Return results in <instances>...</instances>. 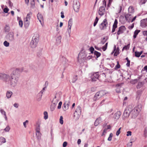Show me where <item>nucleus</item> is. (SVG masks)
Segmentation results:
<instances>
[{"mask_svg":"<svg viewBox=\"0 0 147 147\" xmlns=\"http://www.w3.org/2000/svg\"><path fill=\"white\" fill-rule=\"evenodd\" d=\"M23 71L22 69H16L13 70L12 74H11V79L9 82L10 84L13 86H14L16 85L17 82V81L13 78V76L18 74H19L20 72Z\"/></svg>","mask_w":147,"mask_h":147,"instance_id":"1","label":"nucleus"},{"mask_svg":"<svg viewBox=\"0 0 147 147\" xmlns=\"http://www.w3.org/2000/svg\"><path fill=\"white\" fill-rule=\"evenodd\" d=\"M141 106L138 105L135 107L131 111V114L132 118L134 119L136 118L141 111Z\"/></svg>","mask_w":147,"mask_h":147,"instance_id":"2","label":"nucleus"},{"mask_svg":"<svg viewBox=\"0 0 147 147\" xmlns=\"http://www.w3.org/2000/svg\"><path fill=\"white\" fill-rule=\"evenodd\" d=\"M39 36L38 34H35L33 37L30 42V45L32 48L36 47L37 45L39 39Z\"/></svg>","mask_w":147,"mask_h":147,"instance_id":"3","label":"nucleus"},{"mask_svg":"<svg viewBox=\"0 0 147 147\" xmlns=\"http://www.w3.org/2000/svg\"><path fill=\"white\" fill-rule=\"evenodd\" d=\"M105 92L103 90H101L96 92L95 94L94 98L93 100L96 101L99 99L106 94Z\"/></svg>","mask_w":147,"mask_h":147,"instance_id":"4","label":"nucleus"},{"mask_svg":"<svg viewBox=\"0 0 147 147\" xmlns=\"http://www.w3.org/2000/svg\"><path fill=\"white\" fill-rule=\"evenodd\" d=\"M32 15V13L31 12H29L27 14L24 21V25L27 28L29 26Z\"/></svg>","mask_w":147,"mask_h":147,"instance_id":"5","label":"nucleus"},{"mask_svg":"<svg viewBox=\"0 0 147 147\" xmlns=\"http://www.w3.org/2000/svg\"><path fill=\"white\" fill-rule=\"evenodd\" d=\"M126 20L128 22H132L134 21L136 19V16H135L133 18L132 14L128 13L125 15Z\"/></svg>","mask_w":147,"mask_h":147,"instance_id":"6","label":"nucleus"},{"mask_svg":"<svg viewBox=\"0 0 147 147\" xmlns=\"http://www.w3.org/2000/svg\"><path fill=\"white\" fill-rule=\"evenodd\" d=\"M73 8L75 11L78 12L79 11L80 8V4L78 0H75L74 1Z\"/></svg>","mask_w":147,"mask_h":147,"instance_id":"7","label":"nucleus"},{"mask_svg":"<svg viewBox=\"0 0 147 147\" xmlns=\"http://www.w3.org/2000/svg\"><path fill=\"white\" fill-rule=\"evenodd\" d=\"M108 25V22L106 19H105L100 24V28L101 30H104L106 28Z\"/></svg>","mask_w":147,"mask_h":147,"instance_id":"8","label":"nucleus"},{"mask_svg":"<svg viewBox=\"0 0 147 147\" xmlns=\"http://www.w3.org/2000/svg\"><path fill=\"white\" fill-rule=\"evenodd\" d=\"M11 79V74L10 76H9L7 74H3L2 79H3L6 82H7L9 83Z\"/></svg>","mask_w":147,"mask_h":147,"instance_id":"9","label":"nucleus"},{"mask_svg":"<svg viewBox=\"0 0 147 147\" xmlns=\"http://www.w3.org/2000/svg\"><path fill=\"white\" fill-rule=\"evenodd\" d=\"M105 11V8L103 6L100 7L98 11V13L99 15L102 16L104 15Z\"/></svg>","mask_w":147,"mask_h":147,"instance_id":"10","label":"nucleus"},{"mask_svg":"<svg viewBox=\"0 0 147 147\" xmlns=\"http://www.w3.org/2000/svg\"><path fill=\"white\" fill-rule=\"evenodd\" d=\"M131 114V110L128 108L125 109L123 114V116L124 117H128Z\"/></svg>","mask_w":147,"mask_h":147,"instance_id":"11","label":"nucleus"},{"mask_svg":"<svg viewBox=\"0 0 147 147\" xmlns=\"http://www.w3.org/2000/svg\"><path fill=\"white\" fill-rule=\"evenodd\" d=\"M126 29V28L124 26H121L120 27L117 32V35H119L123 33Z\"/></svg>","mask_w":147,"mask_h":147,"instance_id":"12","label":"nucleus"},{"mask_svg":"<svg viewBox=\"0 0 147 147\" xmlns=\"http://www.w3.org/2000/svg\"><path fill=\"white\" fill-rule=\"evenodd\" d=\"M99 76L98 72H96L94 73L91 76V78L92 81H95L98 79Z\"/></svg>","mask_w":147,"mask_h":147,"instance_id":"13","label":"nucleus"},{"mask_svg":"<svg viewBox=\"0 0 147 147\" xmlns=\"http://www.w3.org/2000/svg\"><path fill=\"white\" fill-rule=\"evenodd\" d=\"M141 26L143 28L147 27V19L142 20L141 21Z\"/></svg>","mask_w":147,"mask_h":147,"instance_id":"14","label":"nucleus"},{"mask_svg":"<svg viewBox=\"0 0 147 147\" xmlns=\"http://www.w3.org/2000/svg\"><path fill=\"white\" fill-rule=\"evenodd\" d=\"M117 19H115L114 23L113 26V28L112 30V32H114L115 30V29L117 27Z\"/></svg>","mask_w":147,"mask_h":147,"instance_id":"15","label":"nucleus"},{"mask_svg":"<svg viewBox=\"0 0 147 147\" xmlns=\"http://www.w3.org/2000/svg\"><path fill=\"white\" fill-rule=\"evenodd\" d=\"M121 113L120 111H117L114 115V118L115 119H118L121 115Z\"/></svg>","mask_w":147,"mask_h":147,"instance_id":"16","label":"nucleus"},{"mask_svg":"<svg viewBox=\"0 0 147 147\" xmlns=\"http://www.w3.org/2000/svg\"><path fill=\"white\" fill-rule=\"evenodd\" d=\"M119 48L118 47H117L116 49V46L115 45L114 46V49L113 51L112 52V53H113L115 51L114 54V55L115 56H117L119 53Z\"/></svg>","mask_w":147,"mask_h":147,"instance_id":"17","label":"nucleus"},{"mask_svg":"<svg viewBox=\"0 0 147 147\" xmlns=\"http://www.w3.org/2000/svg\"><path fill=\"white\" fill-rule=\"evenodd\" d=\"M69 102H65L63 104V110L64 111H65L66 110L68 109L69 108Z\"/></svg>","mask_w":147,"mask_h":147,"instance_id":"18","label":"nucleus"},{"mask_svg":"<svg viewBox=\"0 0 147 147\" xmlns=\"http://www.w3.org/2000/svg\"><path fill=\"white\" fill-rule=\"evenodd\" d=\"M74 118L76 120H77L79 119L80 117V115L81 114L80 113H78L76 112H74Z\"/></svg>","mask_w":147,"mask_h":147,"instance_id":"19","label":"nucleus"},{"mask_svg":"<svg viewBox=\"0 0 147 147\" xmlns=\"http://www.w3.org/2000/svg\"><path fill=\"white\" fill-rule=\"evenodd\" d=\"M128 13L133 14L134 12L133 7L132 6H130L128 8Z\"/></svg>","mask_w":147,"mask_h":147,"instance_id":"20","label":"nucleus"},{"mask_svg":"<svg viewBox=\"0 0 147 147\" xmlns=\"http://www.w3.org/2000/svg\"><path fill=\"white\" fill-rule=\"evenodd\" d=\"M37 17L40 22L41 23L42 21L43 20L42 16L40 13H38L37 14Z\"/></svg>","mask_w":147,"mask_h":147,"instance_id":"21","label":"nucleus"},{"mask_svg":"<svg viewBox=\"0 0 147 147\" xmlns=\"http://www.w3.org/2000/svg\"><path fill=\"white\" fill-rule=\"evenodd\" d=\"M101 120V118L100 117H99L96 120L94 123V125L95 126H98Z\"/></svg>","mask_w":147,"mask_h":147,"instance_id":"22","label":"nucleus"},{"mask_svg":"<svg viewBox=\"0 0 147 147\" xmlns=\"http://www.w3.org/2000/svg\"><path fill=\"white\" fill-rule=\"evenodd\" d=\"M73 20L72 18H70L68 22V28L70 30H71V26L72 25Z\"/></svg>","mask_w":147,"mask_h":147,"instance_id":"23","label":"nucleus"},{"mask_svg":"<svg viewBox=\"0 0 147 147\" xmlns=\"http://www.w3.org/2000/svg\"><path fill=\"white\" fill-rule=\"evenodd\" d=\"M140 31V30H136L134 32V34L133 36V38L134 39L137 36V35L138 34L139 32Z\"/></svg>","mask_w":147,"mask_h":147,"instance_id":"24","label":"nucleus"},{"mask_svg":"<svg viewBox=\"0 0 147 147\" xmlns=\"http://www.w3.org/2000/svg\"><path fill=\"white\" fill-rule=\"evenodd\" d=\"M12 94V92L10 91H9L7 92L6 93V96L8 98H9L11 97V96Z\"/></svg>","mask_w":147,"mask_h":147,"instance_id":"25","label":"nucleus"},{"mask_svg":"<svg viewBox=\"0 0 147 147\" xmlns=\"http://www.w3.org/2000/svg\"><path fill=\"white\" fill-rule=\"evenodd\" d=\"M142 51H141L140 52H137L136 51L135 52V56L137 57H139L140 55L142 54Z\"/></svg>","mask_w":147,"mask_h":147,"instance_id":"26","label":"nucleus"},{"mask_svg":"<svg viewBox=\"0 0 147 147\" xmlns=\"http://www.w3.org/2000/svg\"><path fill=\"white\" fill-rule=\"evenodd\" d=\"M75 112L78 113H81V109L80 107V106H78L77 108L76 109Z\"/></svg>","mask_w":147,"mask_h":147,"instance_id":"27","label":"nucleus"},{"mask_svg":"<svg viewBox=\"0 0 147 147\" xmlns=\"http://www.w3.org/2000/svg\"><path fill=\"white\" fill-rule=\"evenodd\" d=\"M41 134L40 131L36 132V136L37 138L39 140L40 139Z\"/></svg>","mask_w":147,"mask_h":147,"instance_id":"28","label":"nucleus"},{"mask_svg":"<svg viewBox=\"0 0 147 147\" xmlns=\"http://www.w3.org/2000/svg\"><path fill=\"white\" fill-rule=\"evenodd\" d=\"M122 4L119 5L117 8V10L119 13L121 12L122 10Z\"/></svg>","mask_w":147,"mask_h":147,"instance_id":"29","label":"nucleus"},{"mask_svg":"<svg viewBox=\"0 0 147 147\" xmlns=\"http://www.w3.org/2000/svg\"><path fill=\"white\" fill-rule=\"evenodd\" d=\"M94 55H96L97 58H98L101 55V53L97 51H95L94 52Z\"/></svg>","mask_w":147,"mask_h":147,"instance_id":"30","label":"nucleus"},{"mask_svg":"<svg viewBox=\"0 0 147 147\" xmlns=\"http://www.w3.org/2000/svg\"><path fill=\"white\" fill-rule=\"evenodd\" d=\"M0 111L1 113L4 115L5 120H7V119L6 116L5 112L4 111L3 109H1Z\"/></svg>","mask_w":147,"mask_h":147,"instance_id":"31","label":"nucleus"},{"mask_svg":"<svg viewBox=\"0 0 147 147\" xmlns=\"http://www.w3.org/2000/svg\"><path fill=\"white\" fill-rule=\"evenodd\" d=\"M130 46V44H128L127 45H126L122 49V51H123L124 50H127L128 49H129Z\"/></svg>","mask_w":147,"mask_h":147,"instance_id":"32","label":"nucleus"},{"mask_svg":"<svg viewBox=\"0 0 147 147\" xmlns=\"http://www.w3.org/2000/svg\"><path fill=\"white\" fill-rule=\"evenodd\" d=\"M44 119H47L48 118V113L47 111H45L44 113Z\"/></svg>","mask_w":147,"mask_h":147,"instance_id":"33","label":"nucleus"},{"mask_svg":"<svg viewBox=\"0 0 147 147\" xmlns=\"http://www.w3.org/2000/svg\"><path fill=\"white\" fill-rule=\"evenodd\" d=\"M143 86V83L142 82H139L137 86V88L138 89L140 88Z\"/></svg>","mask_w":147,"mask_h":147,"instance_id":"34","label":"nucleus"},{"mask_svg":"<svg viewBox=\"0 0 147 147\" xmlns=\"http://www.w3.org/2000/svg\"><path fill=\"white\" fill-rule=\"evenodd\" d=\"M98 20L99 19L97 17H96L94 23L93 25L94 27H95L98 21Z\"/></svg>","mask_w":147,"mask_h":147,"instance_id":"35","label":"nucleus"},{"mask_svg":"<svg viewBox=\"0 0 147 147\" xmlns=\"http://www.w3.org/2000/svg\"><path fill=\"white\" fill-rule=\"evenodd\" d=\"M0 142L2 143H4L6 142V140L5 138L3 137L0 138Z\"/></svg>","mask_w":147,"mask_h":147,"instance_id":"36","label":"nucleus"},{"mask_svg":"<svg viewBox=\"0 0 147 147\" xmlns=\"http://www.w3.org/2000/svg\"><path fill=\"white\" fill-rule=\"evenodd\" d=\"M138 80L136 79L134 80H132L130 81V83L132 84H135L138 82Z\"/></svg>","mask_w":147,"mask_h":147,"instance_id":"37","label":"nucleus"},{"mask_svg":"<svg viewBox=\"0 0 147 147\" xmlns=\"http://www.w3.org/2000/svg\"><path fill=\"white\" fill-rule=\"evenodd\" d=\"M117 65L115 66V69H119L120 67V65L119 64V62L118 61H117Z\"/></svg>","mask_w":147,"mask_h":147,"instance_id":"38","label":"nucleus"},{"mask_svg":"<svg viewBox=\"0 0 147 147\" xmlns=\"http://www.w3.org/2000/svg\"><path fill=\"white\" fill-rule=\"evenodd\" d=\"M63 118L62 116H61L59 119V122L61 124H63Z\"/></svg>","mask_w":147,"mask_h":147,"instance_id":"39","label":"nucleus"},{"mask_svg":"<svg viewBox=\"0 0 147 147\" xmlns=\"http://www.w3.org/2000/svg\"><path fill=\"white\" fill-rule=\"evenodd\" d=\"M147 0H141L139 2L140 4L141 5L145 4Z\"/></svg>","mask_w":147,"mask_h":147,"instance_id":"40","label":"nucleus"},{"mask_svg":"<svg viewBox=\"0 0 147 147\" xmlns=\"http://www.w3.org/2000/svg\"><path fill=\"white\" fill-rule=\"evenodd\" d=\"M113 136V134L112 133L110 134L108 138V140L109 141H111L112 140V138Z\"/></svg>","mask_w":147,"mask_h":147,"instance_id":"41","label":"nucleus"},{"mask_svg":"<svg viewBox=\"0 0 147 147\" xmlns=\"http://www.w3.org/2000/svg\"><path fill=\"white\" fill-rule=\"evenodd\" d=\"M4 45L6 47H8L9 46V43L7 42L6 41H5L3 43Z\"/></svg>","mask_w":147,"mask_h":147,"instance_id":"42","label":"nucleus"},{"mask_svg":"<svg viewBox=\"0 0 147 147\" xmlns=\"http://www.w3.org/2000/svg\"><path fill=\"white\" fill-rule=\"evenodd\" d=\"M19 24L20 26L21 27H22L23 22L21 20H19Z\"/></svg>","mask_w":147,"mask_h":147,"instance_id":"43","label":"nucleus"},{"mask_svg":"<svg viewBox=\"0 0 147 147\" xmlns=\"http://www.w3.org/2000/svg\"><path fill=\"white\" fill-rule=\"evenodd\" d=\"M121 127H120L119 128V129L117 131L116 133V135L117 136H118L119 134L120 133L121 131L120 130L121 129Z\"/></svg>","mask_w":147,"mask_h":147,"instance_id":"44","label":"nucleus"},{"mask_svg":"<svg viewBox=\"0 0 147 147\" xmlns=\"http://www.w3.org/2000/svg\"><path fill=\"white\" fill-rule=\"evenodd\" d=\"M120 87H118L116 89V91L117 92L119 93L120 92Z\"/></svg>","mask_w":147,"mask_h":147,"instance_id":"45","label":"nucleus"},{"mask_svg":"<svg viewBox=\"0 0 147 147\" xmlns=\"http://www.w3.org/2000/svg\"><path fill=\"white\" fill-rule=\"evenodd\" d=\"M10 129V128L9 126H7L5 129L4 130L5 131L7 132L9 131Z\"/></svg>","mask_w":147,"mask_h":147,"instance_id":"46","label":"nucleus"},{"mask_svg":"<svg viewBox=\"0 0 147 147\" xmlns=\"http://www.w3.org/2000/svg\"><path fill=\"white\" fill-rule=\"evenodd\" d=\"M62 104V102L61 101H60L59 102L58 105V106L57 108L58 109H60L61 107V106Z\"/></svg>","mask_w":147,"mask_h":147,"instance_id":"47","label":"nucleus"},{"mask_svg":"<svg viewBox=\"0 0 147 147\" xmlns=\"http://www.w3.org/2000/svg\"><path fill=\"white\" fill-rule=\"evenodd\" d=\"M90 50L91 53H93V51H94V49L93 47H90Z\"/></svg>","mask_w":147,"mask_h":147,"instance_id":"48","label":"nucleus"},{"mask_svg":"<svg viewBox=\"0 0 147 147\" xmlns=\"http://www.w3.org/2000/svg\"><path fill=\"white\" fill-rule=\"evenodd\" d=\"M132 145V142H131L127 144V147H131Z\"/></svg>","mask_w":147,"mask_h":147,"instance_id":"49","label":"nucleus"},{"mask_svg":"<svg viewBox=\"0 0 147 147\" xmlns=\"http://www.w3.org/2000/svg\"><path fill=\"white\" fill-rule=\"evenodd\" d=\"M134 23H133L131 26H129L128 28L129 29H131L134 28Z\"/></svg>","mask_w":147,"mask_h":147,"instance_id":"50","label":"nucleus"},{"mask_svg":"<svg viewBox=\"0 0 147 147\" xmlns=\"http://www.w3.org/2000/svg\"><path fill=\"white\" fill-rule=\"evenodd\" d=\"M9 27L7 26H5V30L6 31H9Z\"/></svg>","mask_w":147,"mask_h":147,"instance_id":"51","label":"nucleus"},{"mask_svg":"<svg viewBox=\"0 0 147 147\" xmlns=\"http://www.w3.org/2000/svg\"><path fill=\"white\" fill-rule=\"evenodd\" d=\"M103 4L104 7L105 8L106 6V1L105 0H104L103 1Z\"/></svg>","mask_w":147,"mask_h":147,"instance_id":"52","label":"nucleus"},{"mask_svg":"<svg viewBox=\"0 0 147 147\" xmlns=\"http://www.w3.org/2000/svg\"><path fill=\"white\" fill-rule=\"evenodd\" d=\"M28 123V120H26L23 123V125H24L25 127H26V123Z\"/></svg>","mask_w":147,"mask_h":147,"instance_id":"53","label":"nucleus"},{"mask_svg":"<svg viewBox=\"0 0 147 147\" xmlns=\"http://www.w3.org/2000/svg\"><path fill=\"white\" fill-rule=\"evenodd\" d=\"M131 131H128L127 132V136H131Z\"/></svg>","mask_w":147,"mask_h":147,"instance_id":"54","label":"nucleus"},{"mask_svg":"<svg viewBox=\"0 0 147 147\" xmlns=\"http://www.w3.org/2000/svg\"><path fill=\"white\" fill-rule=\"evenodd\" d=\"M67 142H64L63 144V147H65L67 146Z\"/></svg>","mask_w":147,"mask_h":147,"instance_id":"55","label":"nucleus"},{"mask_svg":"<svg viewBox=\"0 0 147 147\" xmlns=\"http://www.w3.org/2000/svg\"><path fill=\"white\" fill-rule=\"evenodd\" d=\"M130 61L128 60V61H127V63L126 64L127 66L128 67H129V66H130Z\"/></svg>","mask_w":147,"mask_h":147,"instance_id":"56","label":"nucleus"},{"mask_svg":"<svg viewBox=\"0 0 147 147\" xmlns=\"http://www.w3.org/2000/svg\"><path fill=\"white\" fill-rule=\"evenodd\" d=\"M61 17L62 18H64L65 16L64 15V13L63 11L61 12Z\"/></svg>","mask_w":147,"mask_h":147,"instance_id":"57","label":"nucleus"},{"mask_svg":"<svg viewBox=\"0 0 147 147\" xmlns=\"http://www.w3.org/2000/svg\"><path fill=\"white\" fill-rule=\"evenodd\" d=\"M9 9L7 8H5L4 10V12L5 13H7Z\"/></svg>","mask_w":147,"mask_h":147,"instance_id":"58","label":"nucleus"},{"mask_svg":"<svg viewBox=\"0 0 147 147\" xmlns=\"http://www.w3.org/2000/svg\"><path fill=\"white\" fill-rule=\"evenodd\" d=\"M13 106L15 107L18 108V103H15L14 104Z\"/></svg>","mask_w":147,"mask_h":147,"instance_id":"59","label":"nucleus"},{"mask_svg":"<svg viewBox=\"0 0 147 147\" xmlns=\"http://www.w3.org/2000/svg\"><path fill=\"white\" fill-rule=\"evenodd\" d=\"M107 48V47H105V46H103L102 47V50L104 51H105L106 50Z\"/></svg>","mask_w":147,"mask_h":147,"instance_id":"60","label":"nucleus"},{"mask_svg":"<svg viewBox=\"0 0 147 147\" xmlns=\"http://www.w3.org/2000/svg\"><path fill=\"white\" fill-rule=\"evenodd\" d=\"M143 34L144 35L147 36V30L143 31Z\"/></svg>","mask_w":147,"mask_h":147,"instance_id":"61","label":"nucleus"},{"mask_svg":"<svg viewBox=\"0 0 147 147\" xmlns=\"http://www.w3.org/2000/svg\"><path fill=\"white\" fill-rule=\"evenodd\" d=\"M25 0V3L27 5H28V3H29L30 0Z\"/></svg>","mask_w":147,"mask_h":147,"instance_id":"62","label":"nucleus"},{"mask_svg":"<svg viewBox=\"0 0 147 147\" xmlns=\"http://www.w3.org/2000/svg\"><path fill=\"white\" fill-rule=\"evenodd\" d=\"M81 142V140L80 139H78L77 142V143L78 144H80Z\"/></svg>","mask_w":147,"mask_h":147,"instance_id":"63","label":"nucleus"},{"mask_svg":"<svg viewBox=\"0 0 147 147\" xmlns=\"http://www.w3.org/2000/svg\"><path fill=\"white\" fill-rule=\"evenodd\" d=\"M36 132L40 131H39L40 128H39V126H38V127H37L36 128Z\"/></svg>","mask_w":147,"mask_h":147,"instance_id":"64","label":"nucleus"}]
</instances>
